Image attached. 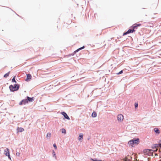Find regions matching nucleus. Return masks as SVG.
I'll list each match as a JSON object with an SVG mask.
<instances>
[{
  "label": "nucleus",
  "mask_w": 161,
  "mask_h": 161,
  "mask_svg": "<svg viewBox=\"0 0 161 161\" xmlns=\"http://www.w3.org/2000/svg\"><path fill=\"white\" fill-rule=\"evenodd\" d=\"M157 150V149H156L155 150L146 149L144 150L142 152L143 153H144L145 155H147L149 156H154V155L153 154V153L156 152Z\"/></svg>",
  "instance_id": "obj_1"
},
{
  "label": "nucleus",
  "mask_w": 161,
  "mask_h": 161,
  "mask_svg": "<svg viewBox=\"0 0 161 161\" xmlns=\"http://www.w3.org/2000/svg\"><path fill=\"white\" fill-rule=\"evenodd\" d=\"M139 142L140 141L139 138H137L136 139H133L129 142L128 144L131 146L133 147V145L134 144H138L139 143Z\"/></svg>",
  "instance_id": "obj_2"
},
{
  "label": "nucleus",
  "mask_w": 161,
  "mask_h": 161,
  "mask_svg": "<svg viewBox=\"0 0 161 161\" xmlns=\"http://www.w3.org/2000/svg\"><path fill=\"white\" fill-rule=\"evenodd\" d=\"M19 88V85L17 84H15L14 86L11 85L9 86L10 91L13 92L18 90Z\"/></svg>",
  "instance_id": "obj_3"
},
{
  "label": "nucleus",
  "mask_w": 161,
  "mask_h": 161,
  "mask_svg": "<svg viewBox=\"0 0 161 161\" xmlns=\"http://www.w3.org/2000/svg\"><path fill=\"white\" fill-rule=\"evenodd\" d=\"M124 119V117L122 114H119L117 116V120L119 122L122 121Z\"/></svg>",
  "instance_id": "obj_4"
},
{
  "label": "nucleus",
  "mask_w": 161,
  "mask_h": 161,
  "mask_svg": "<svg viewBox=\"0 0 161 161\" xmlns=\"http://www.w3.org/2000/svg\"><path fill=\"white\" fill-rule=\"evenodd\" d=\"M4 153L5 154L6 156H8V158L11 159L10 156L9 152V150L8 148H6L4 150Z\"/></svg>",
  "instance_id": "obj_5"
},
{
  "label": "nucleus",
  "mask_w": 161,
  "mask_h": 161,
  "mask_svg": "<svg viewBox=\"0 0 161 161\" xmlns=\"http://www.w3.org/2000/svg\"><path fill=\"white\" fill-rule=\"evenodd\" d=\"M28 100L27 99H23L19 103V105H20L23 104L25 105L28 103Z\"/></svg>",
  "instance_id": "obj_6"
},
{
  "label": "nucleus",
  "mask_w": 161,
  "mask_h": 161,
  "mask_svg": "<svg viewBox=\"0 0 161 161\" xmlns=\"http://www.w3.org/2000/svg\"><path fill=\"white\" fill-rule=\"evenodd\" d=\"M135 31V30L130 29L128 30L125 33H124L123 34L124 36L127 35L128 34L133 33Z\"/></svg>",
  "instance_id": "obj_7"
},
{
  "label": "nucleus",
  "mask_w": 161,
  "mask_h": 161,
  "mask_svg": "<svg viewBox=\"0 0 161 161\" xmlns=\"http://www.w3.org/2000/svg\"><path fill=\"white\" fill-rule=\"evenodd\" d=\"M26 75H27V78L25 79V80L26 81H29L31 79L32 76H31V75L30 74H27Z\"/></svg>",
  "instance_id": "obj_8"
},
{
  "label": "nucleus",
  "mask_w": 161,
  "mask_h": 161,
  "mask_svg": "<svg viewBox=\"0 0 161 161\" xmlns=\"http://www.w3.org/2000/svg\"><path fill=\"white\" fill-rule=\"evenodd\" d=\"M61 114L64 116V117L66 119H69V120L70 119L69 118L67 114H66V113L65 112H61Z\"/></svg>",
  "instance_id": "obj_9"
},
{
  "label": "nucleus",
  "mask_w": 161,
  "mask_h": 161,
  "mask_svg": "<svg viewBox=\"0 0 161 161\" xmlns=\"http://www.w3.org/2000/svg\"><path fill=\"white\" fill-rule=\"evenodd\" d=\"M27 100H28V102H32L34 101V97H27Z\"/></svg>",
  "instance_id": "obj_10"
},
{
  "label": "nucleus",
  "mask_w": 161,
  "mask_h": 161,
  "mask_svg": "<svg viewBox=\"0 0 161 161\" xmlns=\"http://www.w3.org/2000/svg\"><path fill=\"white\" fill-rule=\"evenodd\" d=\"M154 131L156 134H159L160 133V131L157 128H155L154 129Z\"/></svg>",
  "instance_id": "obj_11"
},
{
  "label": "nucleus",
  "mask_w": 161,
  "mask_h": 161,
  "mask_svg": "<svg viewBox=\"0 0 161 161\" xmlns=\"http://www.w3.org/2000/svg\"><path fill=\"white\" fill-rule=\"evenodd\" d=\"M18 132H22L24 130V129L22 128H19V127L17 128Z\"/></svg>",
  "instance_id": "obj_12"
},
{
  "label": "nucleus",
  "mask_w": 161,
  "mask_h": 161,
  "mask_svg": "<svg viewBox=\"0 0 161 161\" xmlns=\"http://www.w3.org/2000/svg\"><path fill=\"white\" fill-rule=\"evenodd\" d=\"M130 157L129 156H128L125 157L123 159V161H130Z\"/></svg>",
  "instance_id": "obj_13"
},
{
  "label": "nucleus",
  "mask_w": 161,
  "mask_h": 161,
  "mask_svg": "<svg viewBox=\"0 0 161 161\" xmlns=\"http://www.w3.org/2000/svg\"><path fill=\"white\" fill-rule=\"evenodd\" d=\"M84 48V46H83L80 48H78V49H77V50H76L75 51V53H76V52H77L78 51H79V50H81V49H83Z\"/></svg>",
  "instance_id": "obj_14"
},
{
  "label": "nucleus",
  "mask_w": 161,
  "mask_h": 161,
  "mask_svg": "<svg viewBox=\"0 0 161 161\" xmlns=\"http://www.w3.org/2000/svg\"><path fill=\"white\" fill-rule=\"evenodd\" d=\"M90 160L92 161H102L101 160L97 159L96 158H93V159L91 158L90 159Z\"/></svg>",
  "instance_id": "obj_15"
},
{
  "label": "nucleus",
  "mask_w": 161,
  "mask_h": 161,
  "mask_svg": "<svg viewBox=\"0 0 161 161\" xmlns=\"http://www.w3.org/2000/svg\"><path fill=\"white\" fill-rule=\"evenodd\" d=\"M92 117H95L97 116V114L95 112H94L92 113Z\"/></svg>",
  "instance_id": "obj_16"
},
{
  "label": "nucleus",
  "mask_w": 161,
  "mask_h": 161,
  "mask_svg": "<svg viewBox=\"0 0 161 161\" xmlns=\"http://www.w3.org/2000/svg\"><path fill=\"white\" fill-rule=\"evenodd\" d=\"M160 142H161L159 143L158 144H156L155 145V147H159L161 148V141H160Z\"/></svg>",
  "instance_id": "obj_17"
},
{
  "label": "nucleus",
  "mask_w": 161,
  "mask_h": 161,
  "mask_svg": "<svg viewBox=\"0 0 161 161\" xmlns=\"http://www.w3.org/2000/svg\"><path fill=\"white\" fill-rule=\"evenodd\" d=\"M136 27V26L135 25V24H134L131 27L133 28L132 30H135V29H137Z\"/></svg>",
  "instance_id": "obj_18"
},
{
  "label": "nucleus",
  "mask_w": 161,
  "mask_h": 161,
  "mask_svg": "<svg viewBox=\"0 0 161 161\" xmlns=\"http://www.w3.org/2000/svg\"><path fill=\"white\" fill-rule=\"evenodd\" d=\"M10 74V72H8L7 73L5 74L4 75V77L5 78L7 77L8 76L9 74Z\"/></svg>",
  "instance_id": "obj_19"
},
{
  "label": "nucleus",
  "mask_w": 161,
  "mask_h": 161,
  "mask_svg": "<svg viewBox=\"0 0 161 161\" xmlns=\"http://www.w3.org/2000/svg\"><path fill=\"white\" fill-rule=\"evenodd\" d=\"M83 139V135H80L78 137V139L79 140H80L82 139Z\"/></svg>",
  "instance_id": "obj_20"
},
{
  "label": "nucleus",
  "mask_w": 161,
  "mask_h": 161,
  "mask_svg": "<svg viewBox=\"0 0 161 161\" xmlns=\"http://www.w3.org/2000/svg\"><path fill=\"white\" fill-rule=\"evenodd\" d=\"M51 136V133H48L47 135V137L48 138H50Z\"/></svg>",
  "instance_id": "obj_21"
},
{
  "label": "nucleus",
  "mask_w": 161,
  "mask_h": 161,
  "mask_svg": "<svg viewBox=\"0 0 161 161\" xmlns=\"http://www.w3.org/2000/svg\"><path fill=\"white\" fill-rule=\"evenodd\" d=\"M62 130V132L63 133H64V134H65L66 133V130L64 129H62L61 130Z\"/></svg>",
  "instance_id": "obj_22"
},
{
  "label": "nucleus",
  "mask_w": 161,
  "mask_h": 161,
  "mask_svg": "<svg viewBox=\"0 0 161 161\" xmlns=\"http://www.w3.org/2000/svg\"><path fill=\"white\" fill-rule=\"evenodd\" d=\"M15 76H14L12 80V82H16V81L15 80Z\"/></svg>",
  "instance_id": "obj_23"
},
{
  "label": "nucleus",
  "mask_w": 161,
  "mask_h": 161,
  "mask_svg": "<svg viewBox=\"0 0 161 161\" xmlns=\"http://www.w3.org/2000/svg\"><path fill=\"white\" fill-rule=\"evenodd\" d=\"M53 157L55 156V158H56V156L55 152H54V151H53Z\"/></svg>",
  "instance_id": "obj_24"
},
{
  "label": "nucleus",
  "mask_w": 161,
  "mask_h": 161,
  "mask_svg": "<svg viewBox=\"0 0 161 161\" xmlns=\"http://www.w3.org/2000/svg\"><path fill=\"white\" fill-rule=\"evenodd\" d=\"M135 25L136 26H140L141 25L140 24H135Z\"/></svg>",
  "instance_id": "obj_25"
},
{
  "label": "nucleus",
  "mask_w": 161,
  "mask_h": 161,
  "mask_svg": "<svg viewBox=\"0 0 161 161\" xmlns=\"http://www.w3.org/2000/svg\"><path fill=\"white\" fill-rule=\"evenodd\" d=\"M53 147H54L56 149H57V146H56V144H53Z\"/></svg>",
  "instance_id": "obj_26"
},
{
  "label": "nucleus",
  "mask_w": 161,
  "mask_h": 161,
  "mask_svg": "<svg viewBox=\"0 0 161 161\" xmlns=\"http://www.w3.org/2000/svg\"><path fill=\"white\" fill-rule=\"evenodd\" d=\"M122 73H123V71L122 70H121L119 73H118L117 74H118V75L119 74H122Z\"/></svg>",
  "instance_id": "obj_27"
},
{
  "label": "nucleus",
  "mask_w": 161,
  "mask_h": 161,
  "mask_svg": "<svg viewBox=\"0 0 161 161\" xmlns=\"http://www.w3.org/2000/svg\"><path fill=\"white\" fill-rule=\"evenodd\" d=\"M135 108H136L138 107V104L137 103H135Z\"/></svg>",
  "instance_id": "obj_28"
},
{
  "label": "nucleus",
  "mask_w": 161,
  "mask_h": 161,
  "mask_svg": "<svg viewBox=\"0 0 161 161\" xmlns=\"http://www.w3.org/2000/svg\"><path fill=\"white\" fill-rule=\"evenodd\" d=\"M154 155H155V156H158V154H157V153H154Z\"/></svg>",
  "instance_id": "obj_29"
},
{
  "label": "nucleus",
  "mask_w": 161,
  "mask_h": 161,
  "mask_svg": "<svg viewBox=\"0 0 161 161\" xmlns=\"http://www.w3.org/2000/svg\"><path fill=\"white\" fill-rule=\"evenodd\" d=\"M16 154L17 155L19 156V153H17Z\"/></svg>",
  "instance_id": "obj_30"
},
{
  "label": "nucleus",
  "mask_w": 161,
  "mask_h": 161,
  "mask_svg": "<svg viewBox=\"0 0 161 161\" xmlns=\"http://www.w3.org/2000/svg\"><path fill=\"white\" fill-rule=\"evenodd\" d=\"M160 94H161V92H160Z\"/></svg>",
  "instance_id": "obj_31"
}]
</instances>
